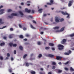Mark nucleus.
I'll list each match as a JSON object with an SVG mask.
<instances>
[{
    "mask_svg": "<svg viewBox=\"0 0 74 74\" xmlns=\"http://www.w3.org/2000/svg\"><path fill=\"white\" fill-rule=\"evenodd\" d=\"M61 13H62V14L63 15H68L66 16L67 18H69V17L70 16V14H69L67 13V12H65V13H64V12L62 11V12H61Z\"/></svg>",
    "mask_w": 74,
    "mask_h": 74,
    "instance_id": "f257e3e1",
    "label": "nucleus"
},
{
    "mask_svg": "<svg viewBox=\"0 0 74 74\" xmlns=\"http://www.w3.org/2000/svg\"><path fill=\"white\" fill-rule=\"evenodd\" d=\"M58 47L59 50H62V49H63L64 46L61 45H58Z\"/></svg>",
    "mask_w": 74,
    "mask_h": 74,
    "instance_id": "f03ea898",
    "label": "nucleus"
},
{
    "mask_svg": "<svg viewBox=\"0 0 74 74\" xmlns=\"http://www.w3.org/2000/svg\"><path fill=\"white\" fill-rule=\"evenodd\" d=\"M11 15L12 16H8V18H13L12 16H17V14L15 13H12L11 14Z\"/></svg>",
    "mask_w": 74,
    "mask_h": 74,
    "instance_id": "7ed1b4c3",
    "label": "nucleus"
},
{
    "mask_svg": "<svg viewBox=\"0 0 74 74\" xmlns=\"http://www.w3.org/2000/svg\"><path fill=\"white\" fill-rule=\"evenodd\" d=\"M55 21L56 22H57L58 23V22H60L59 20V18H58V17H56Z\"/></svg>",
    "mask_w": 74,
    "mask_h": 74,
    "instance_id": "20e7f679",
    "label": "nucleus"
},
{
    "mask_svg": "<svg viewBox=\"0 0 74 74\" xmlns=\"http://www.w3.org/2000/svg\"><path fill=\"white\" fill-rule=\"evenodd\" d=\"M66 42V40L65 39H63L62 41L61 42V43L63 44H64L65 42Z\"/></svg>",
    "mask_w": 74,
    "mask_h": 74,
    "instance_id": "39448f33",
    "label": "nucleus"
},
{
    "mask_svg": "<svg viewBox=\"0 0 74 74\" xmlns=\"http://www.w3.org/2000/svg\"><path fill=\"white\" fill-rule=\"evenodd\" d=\"M25 12H28V13H30V11H31V10H28V9L27 8L25 9Z\"/></svg>",
    "mask_w": 74,
    "mask_h": 74,
    "instance_id": "423d86ee",
    "label": "nucleus"
},
{
    "mask_svg": "<svg viewBox=\"0 0 74 74\" xmlns=\"http://www.w3.org/2000/svg\"><path fill=\"white\" fill-rule=\"evenodd\" d=\"M48 57H49V58H54V55H52L51 54H49L47 55Z\"/></svg>",
    "mask_w": 74,
    "mask_h": 74,
    "instance_id": "0eeeda50",
    "label": "nucleus"
},
{
    "mask_svg": "<svg viewBox=\"0 0 74 74\" xmlns=\"http://www.w3.org/2000/svg\"><path fill=\"white\" fill-rule=\"evenodd\" d=\"M62 57L59 56H57L56 57V59L57 60H61V59H62Z\"/></svg>",
    "mask_w": 74,
    "mask_h": 74,
    "instance_id": "6e6552de",
    "label": "nucleus"
},
{
    "mask_svg": "<svg viewBox=\"0 0 74 74\" xmlns=\"http://www.w3.org/2000/svg\"><path fill=\"white\" fill-rule=\"evenodd\" d=\"M4 11V9L0 10V12H1L0 13V15H1V14H3V13H4V12H3Z\"/></svg>",
    "mask_w": 74,
    "mask_h": 74,
    "instance_id": "1a4fd4ad",
    "label": "nucleus"
},
{
    "mask_svg": "<svg viewBox=\"0 0 74 74\" xmlns=\"http://www.w3.org/2000/svg\"><path fill=\"white\" fill-rule=\"evenodd\" d=\"M72 2L71 1H69V3L68 4V6L69 7H70V6H71L72 5Z\"/></svg>",
    "mask_w": 74,
    "mask_h": 74,
    "instance_id": "9d476101",
    "label": "nucleus"
},
{
    "mask_svg": "<svg viewBox=\"0 0 74 74\" xmlns=\"http://www.w3.org/2000/svg\"><path fill=\"white\" fill-rule=\"evenodd\" d=\"M54 2V1L53 0H50V3H51V4H55V3L53 2Z\"/></svg>",
    "mask_w": 74,
    "mask_h": 74,
    "instance_id": "9b49d317",
    "label": "nucleus"
},
{
    "mask_svg": "<svg viewBox=\"0 0 74 74\" xmlns=\"http://www.w3.org/2000/svg\"><path fill=\"white\" fill-rule=\"evenodd\" d=\"M42 9H40L38 10V12H39V13H41L42 12Z\"/></svg>",
    "mask_w": 74,
    "mask_h": 74,
    "instance_id": "f8f14e48",
    "label": "nucleus"
},
{
    "mask_svg": "<svg viewBox=\"0 0 74 74\" xmlns=\"http://www.w3.org/2000/svg\"><path fill=\"white\" fill-rule=\"evenodd\" d=\"M19 49L21 50V51H23V48L21 46H20L19 47Z\"/></svg>",
    "mask_w": 74,
    "mask_h": 74,
    "instance_id": "ddd939ff",
    "label": "nucleus"
},
{
    "mask_svg": "<svg viewBox=\"0 0 74 74\" xmlns=\"http://www.w3.org/2000/svg\"><path fill=\"white\" fill-rule=\"evenodd\" d=\"M64 27H62L60 30V32H63V30L64 29Z\"/></svg>",
    "mask_w": 74,
    "mask_h": 74,
    "instance_id": "4468645a",
    "label": "nucleus"
},
{
    "mask_svg": "<svg viewBox=\"0 0 74 74\" xmlns=\"http://www.w3.org/2000/svg\"><path fill=\"white\" fill-rule=\"evenodd\" d=\"M59 29V27H56L53 28V29L54 30H56V29Z\"/></svg>",
    "mask_w": 74,
    "mask_h": 74,
    "instance_id": "2eb2a0df",
    "label": "nucleus"
},
{
    "mask_svg": "<svg viewBox=\"0 0 74 74\" xmlns=\"http://www.w3.org/2000/svg\"><path fill=\"white\" fill-rule=\"evenodd\" d=\"M49 46H51V47H52L54 45V44L52 43H49Z\"/></svg>",
    "mask_w": 74,
    "mask_h": 74,
    "instance_id": "dca6fc26",
    "label": "nucleus"
},
{
    "mask_svg": "<svg viewBox=\"0 0 74 74\" xmlns=\"http://www.w3.org/2000/svg\"><path fill=\"white\" fill-rule=\"evenodd\" d=\"M5 45V43L4 42H3L0 43V46L2 47L3 45Z\"/></svg>",
    "mask_w": 74,
    "mask_h": 74,
    "instance_id": "f3484780",
    "label": "nucleus"
},
{
    "mask_svg": "<svg viewBox=\"0 0 74 74\" xmlns=\"http://www.w3.org/2000/svg\"><path fill=\"white\" fill-rule=\"evenodd\" d=\"M70 70L71 71H74V69H73L72 67H71L70 68Z\"/></svg>",
    "mask_w": 74,
    "mask_h": 74,
    "instance_id": "a211bd4d",
    "label": "nucleus"
},
{
    "mask_svg": "<svg viewBox=\"0 0 74 74\" xmlns=\"http://www.w3.org/2000/svg\"><path fill=\"white\" fill-rule=\"evenodd\" d=\"M31 74H36V72L35 71H31Z\"/></svg>",
    "mask_w": 74,
    "mask_h": 74,
    "instance_id": "6ab92c4d",
    "label": "nucleus"
},
{
    "mask_svg": "<svg viewBox=\"0 0 74 74\" xmlns=\"http://www.w3.org/2000/svg\"><path fill=\"white\" fill-rule=\"evenodd\" d=\"M19 13L20 15H21L22 16H23V13L22 12L20 11H19Z\"/></svg>",
    "mask_w": 74,
    "mask_h": 74,
    "instance_id": "aec40b11",
    "label": "nucleus"
},
{
    "mask_svg": "<svg viewBox=\"0 0 74 74\" xmlns=\"http://www.w3.org/2000/svg\"><path fill=\"white\" fill-rule=\"evenodd\" d=\"M30 27L32 29H36V28L34 27H33V26L32 25H30Z\"/></svg>",
    "mask_w": 74,
    "mask_h": 74,
    "instance_id": "412c9836",
    "label": "nucleus"
},
{
    "mask_svg": "<svg viewBox=\"0 0 74 74\" xmlns=\"http://www.w3.org/2000/svg\"><path fill=\"white\" fill-rule=\"evenodd\" d=\"M50 48V47H45V49L46 50H48V49H49Z\"/></svg>",
    "mask_w": 74,
    "mask_h": 74,
    "instance_id": "4be33fe9",
    "label": "nucleus"
},
{
    "mask_svg": "<svg viewBox=\"0 0 74 74\" xmlns=\"http://www.w3.org/2000/svg\"><path fill=\"white\" fill-rule=\"evenodd\" d=\"M13 37L12 35L11 34L9 35V38H12Z\"/></svg>",
    "mask_w": 74,
    "mask_h": 74,
    "instance_id": "5701e85b",
    "label": "nucleus"
},
{
    "mask_svg": "<svg viewBox=\"0 0 74 74\" xmlns=\"http://www.w3.org/2000/svg\"><path fill=\"white\" fill-rule=\"evenodd\" d=\"M19 38H23V35H20Z\"/></svg>",
    "mask_w": 74,
    "mask_h": 74,
    "instance_id": "b1692460",
    "label": "nucleus"
},
{
    "mask_svg": "<svg viewBox=\"0 0 74 74\" xmlns=\"http://www.w3.org/2000/svg\"><path fill=\"white\" fill-rule=\"evenodd\" d=\"M25 63L26 64V66H27V67H28L29 66V63H26V62H25Z\"/></svg>",
    "mask_w": 74,
    "mask_h": 74,
    "instance_id": "393cba45",
    "label": "nucleus"
},
{
    "mask_svg": "<svg viewBox=\"0 0 74 74\" xmlns=\"http://www.w3.org/2000/svg\"><path fill=\"white\" fill-rule=\"evenodd\" d=\"M26 56H27V54L24 55V56H23V59H25V58H26Z\"/></svg>",
    "mask_w": 74,
    "mask_h": 74,
    "instance_id": "a878e982",
    "label": "nucleus"
},
{
    "mask_svg": "<svg viewBox=\"0 0 74 74\" xmlns=\"http://www.w3.org/2000/svg\"><path fill=\"white\" fill-rule=\"evenodd\" d=\"M13 46L14 47H16L17 46V45H16V44H13Z\"/></svg>",
    "mask_w": 74,
    "mask_h": 74,
    "instance_id": "bb28decb",
    "label": "nucleus"
},
{
    "mask_svg": "<svg viewBox=\"0 0 74 74\" xmlns=\"http://www.w3.org/2000/svg\"><path fill=\"white\" fill-rule=\"evenodd\" d=\"M42 57V55L41 54H40L39 55V56H38V57L39 58H41V57Z\"/></svg>",
    "mask_w": 74,
    "mask_h": 74,
    "instance_id": "cd10ccee",
    "label": "nucleus"
},
{
    "mask_svg": "<svg viewBox=\"0 0 74 74\" xmlns=\"http://www.w3.org/2000/svg\"><path fill=\"white\" fill-rule=\"evenodd\" d=\"M62 70H59L58 71V73H62Z\"/></svg>",
    "mask_w": 74,
    "mask_h": 74,
    "instance_id": "c85d7f7f",
    "label": "nucleus"
},
{
    "mask_svg": "<svg viewBox=\"0 0 74 74\" xmlns=\"http://www.w3.org/2000/svg\"><path fill=\"white\" fill-rule=\"evenodd\" d=\"M64 55H69V53H65Z\"/></svg>",
    "mask_w": 74,
    "mask_h": 74,
    "instance_id": "c756f323",
    "label": "nucleus"
},
{
    "mask_svg": "<svg viewBox=\"0 0 74 74\" xmlns=\"http://www.w3.org/2000/svg\"><path fill=\"white\" fill-rule=\"evenodd\" d=\"M13 44L12 43H10L9 44V45L10 47H12V46H13Z\"/></svg>",
    "mask_w": 74,
    "mask_h": 74,
    "instance_id": "7c9ffc66",
    "label": "nucleus"
},
{
    "mask_svg": "<svg viewBox=\"0 0 74 74\" xmlns=\"http://www.w3.org/2000/svg\"><path fill=\"white\" fill-rule=\"evenodd\" d=\"M70 37H73V36H74V33L70 35Z\"/></svg>",
    "mask_w": 74,
    "mask_h": 74,
    "instance_id": "2f4dec72",
    "label": "nucleus"
},
{
    "mask_svg": "<svg viewBox=\"0 0 74 74\" xmlns=\"http://www.w3.org/2000/svg\"><path fill=\"white\" fill-rule=\"evenodd\" d=\"M64 69V70H65L66 71H68V70H69V69L65 67Z\"/></svg>",
    "mask_w": 74,
    "mask_h": 74,
    "instance_id": "473e14b6",
    "label": "nucleus"
},
{
    "mask_svg": "<svg viewBox=\"0 0 74 74\" xmlns=\"http://www.w3.org/2000/svg\"><path fill=\"white\" fill-rule=\"evenodd\" d=\"M12 11V10L11 9H9L8 10V12H11Z\"/></svg>",
    "mask_w": 74,
    "mask_h": 74,
    "instance_id": "72a5a7b5",
    "label": "nucleus"
},
{
    "mask_svg": "<svg viewBox=\"0 0 74 74\" xmlns=\"http://www.w3.org/2000/svg\"><path fill=\"white\" fill-rule=\"evenodd\" d=\"M47 5H52V4L51 3H47Z\"/></svg>",
    "mask_w": 74,
    "mask_h": 74,
    "instance_id": "f704fd0d",
    "label": "nucleus"
},
{
    "mask_svg": "<svg viewBox=\"0 0 74 74\" xmlns=\"http://www.w3.org/2000/svg\"><path fill=\"white\" fill-rule=\"evenodd\" d=\"M7 56L8 57H10V53H7Z\"/></svg>",
    "mask_w": 74,
    "mask_h": 74,
    "instance_id": "c9c22d12",
    "label": "nucleus"
},
{
    "mask_svg": "<svg viewBox=\"0 0 74 74\" xmlns=\"http://www.w3.org/2000/svg\"><path fill=\"white\" fill-rule=\"evenodd\" d=\"M0 59L1 60H3V58L2 56H0Z\"/></svg>",
    "mask_w": 74,
    "mask_h": 74,
    "instance_id": "e433bc0d",
    "label": "nucleus"
},
{
    "mask_svg": "<svg viewBox=\"0 0 74 74\" xmlns=\"http://www.w3.org/2000/svg\"><path fill=\"white\" fill-rule=\"evenodd\" d=\"M69 63V62L67 61L66 62L64 63V64L66 65V64H67Z\"/></svg>",
    "mask_w": 74,
    "mask_h": 74,
    "instance_id": "4c0bfd02",
    "label": "nucleus"
},
{
    "mask_svg": "<svg viewBox=\"0 0 74 74\" xmlns=\"http://www.w3.org/2000/svg\"><path fill=\"white\" fill-rule=\"evenodd\" d=\"M7 27V26H5L3 27L2 28H0V29H4V28H5V27Z\"/></svg>",
    "mask_w": 74,
    "mask_h": 74,
    "instance_id": "58836bf2",
    "label": "nucleus"
},
{
    "mask_svg": "<svg viewBox=\"0 0 74 74\" xmlns=\"http://www.w3.org/2000/svg\"><path fill=\"white\" fill-rule=\"evenodd\" d=\"M52 64L53 65H56V63L55 62H53L52 63Z\"/></svg>",
    "mask_w": 74,
    "mask_h": 74,
    "instance_id": "ea45409f",
    "label": "nucleus"
},
{
    "mask_svg": "<svg viewBox=\"0 0 74 74\" xmlns=\"http://www.w3.org/2000/svg\"><path fill=\"white\" fill-rule=\"evenodd\" d=\"M14 54H16V50L14 51Z\"/></svg>",
    "mask_w": 74,
    "mask_h": 74,
    "instance_id": "a19ab883",
    "label": "nucleus"
},
{
    "mask_svg": "<svg viewBox=\"0 0 74 74\" xmlns=\"http://www.w3.org/2000/svg\"><path fill=\"white\" fill-rule=\"evenodd\" d=\"M37 44H38V45H41V43L40 42H38Z\"/></svg>",
    "mask_w": 74,
    "mask_h": 74,
    "instance_id": "79ce46f5",
    "label": "nucleus"
},
{
    "mask_svg": "<svg viewBox=\"0 0 74 74\" xmlns=\"http://www.w3.org/2000/svg\"><path fill=\"white\" fill-rule=\"evenodd\" d=\"M31 11L32 14H34V10H32Z\"/></svg>",
    "mask_w": 74,
    "mask_h": 74,
    "instance_id": "37998d69",
    "label": "nucleus"
},
{
    "mask_svg": "<svg viewBox=\"0 0 74 74\" xmlns=\"http://www.w3.org/2000/svg\"><path fill=\"white\" fill-rule=\"evenodd\" d=\"M32 22L34 23H35V24H36V22L34 21V20H33Z\"/></svg>",
    "mask_w": 74,
    "mask_h": 74,
    "instance_id": "c03bdc74",
    "label": "nucleus"
},
{
    "mask_svg": "<svg viewBox=\"0 0 74 74\" xmlns=\"http://www.w3.org/2000/svg\"><path fill=\"white\" fill-rule=\"evenodd\" d=\"M3 38L4 39V40H6V39H7V37L5 36H4L3 37Z\"/></svg>",
    "mask_w": 74,
    "mask_h": 74,
    "instance_id": "a18cd8bd",
    "label": "nucleus"
},
{
    "mask_svg": "<svg viewBox=\"0 0 74 74\" xmlns=\"http://www.w3.org/2000/svg\"><path fill=\"white\" fill-rule=\"evenodd\" d=\"M25 36L26 37H29V36L28 34H26L25 35Z\"/></svg>",
    "mask_w": 74,
    "mask_h": 74,
    "instance_id": "49530a36",
    "label": "nucleus"
},
{
    "mask_svg": "<svg viewBox=\"0 0 74 74\" xmlns=\"http://www.w3.org/2000/svg\"><path fill=\"white\" fill-rule=\"evenodd\" d=\"M71 53V51L70 50H69V54H70Z\"/></svg>",
    "mask_w": 74,
    "mask_h": 74,
    "instance_id": "de8ad7c7",
    "label": "nucleus"
},
{
    "mask_svg": "<svg viewBox=\"0 0 74 74\" xmlns=\"http://www.w3.org/2000/svg\"><path fill=\"white\" fill-rule=\"evenodd\" d=\"M9 71L10 73H12V69H9Z\"/></svg>",
    "mask_w": 74,
    "mask_h": 74,
    "instance_id": "09e8293b",
    "label": "nucleus"
},
{
    "mask_svg": "<svg viewBox=\"0 0 74 74\" xmlns=\"http://www.w3.org/2000/svg\"><path fill=\"white\" fill-rule=\"evenodd\" d=\"M40 74H45V72H43L42 73L40 72Z\"/></svg>",
    "mask_w": 74,
    "mask_h": 74,
    "instance_id": "8fccbe9b",
    "label": "nucleus"
},
{
    "mask_svg": "<svg viewBox=\"0 0 74 74\" xmlns=\"http://www.w3.org/2000/svg\"><path fill=\"white\" fill-rule=\"evenodd\" d=\"M29 18H33V16L30 15L29 16Z\"/></svg>",
    "mask_w": 74,
    "mask_h": 74,
    "instance_id": "3c124183",
    "label": "nucleus"
},
{
    "mask_svg": "<svg viewBox=\"0 0 74 74\" xmlns=\"http://www.w3.org/2000/svg\"><path fill=\"white\" fill-rule=\"evenodd\" d=\"M19 26L20 28H22V26L21 25V24L19 25Z\"/></svg>",
    "mask_w": 74,
    "mask_h": 74,
    "instance_id": "603ef678",
    "label": "nucleus"
},
{
    "mask_svg": "<svg viewBox=\"0 0 74 74\" xmlns=\"http://www.w3.org/2000/svg\"><path fill=\"white\" fill-rule=\"evenodd\" d=\"M50 21L51 22H53V18H51V19L50 20Z\"/></svg>",
    "mask_w": 74,
    "mask_h": 74,
    "instance_id": "864d4df0",
    "label": "nucleus"
},
{
    "mask_svg": "<svg viewBox=\"0 0 74 74\" xmlns=\"http://www.w3.org/2000/svg\"><path fill=\"white\" fill-rule=\"evenodd\" d=\"M11 60L12 61H13V60H14V58L12 57L11 58Z\"/></svg>",
    "mask_w": 74,
    "mask_h": 74,
    "instance_id": "5fc2aeb1",
    "label": "nucleus"
},
{
    "mask_svg": "<svg viewBox=\"0 0 74 74\" xmlns=\"http://www.w3.org/2000/svg\"><path fill=\"white\" fill-rule=\"evenodd\" d=\"M56 68L55 66H53L52 67V69H55Z\"/></svg>",
    "mask_w": 74,
    "mask_h": 74,
    "instance_id": "6e6d98bb",
    "label": "nucleus"
},
{
    "mask_svg": "<svg viewBox=\"0 0 74 74\" xmlns=\"http://www.w3.org/2000/svg\"><path fill=\"white\" fill-rule=\"evenodd\" d=\"M23 29L24 30H26V28L25 27L23 28Z\"/></svg>",
    "mask_w": 74,
    "mask_h": 74,
    "instance_id": "4d7b16f0",
    "label": "nucleus"
},
{
    "mask_svg": "<svg viewBox=\"0 0 74 74\" xmlns=\"http://www.w3.org/2000/svg\"><path fill=\"white\" fill-rule=\"evenodd\" d=\"M27 40V39H23L24 41H26Z\"/></svg>",
    "mask_w": 74,
    "mask_h": 74,
    "instance_id": "13d9d810",
    "label": "nucleus"
},
{
    "mask_svg": "<svg viewBox=\"0 0 74 74\" xmlns=\"http://www.w3.org/2000/svg\"><path fill=\"white\" fill-rule=\"evenodd\" d=\"M40 34H44V32H40Z\"/></svg>",
    "mask_w": 74,
    "mask_h": 74,
    "instance_id": "bf43d9fd",
    "label": "nucleus"
},
{
    "mask_svg": "<svg viewBox=\"0 0 74 74\" xmlns=\"http://www.w3.org/2000/svg\"><path fill=\"white\" fill-rule=\"evenodd\" d=\"M52 49L53 51H55V49L54 48H52Z\"/></svg>",
    "mask_w": 74,
    "mask_h": 74,
    "instance_id": "052dcab7",
    "label": "nucleus"
},
{
    "mask_svg": "<svg viewBox=\"0 0 74 74\" xmlns=\"http://www.w3.org/2000/svg\"><path fill=\"white\" fill-rule=\"evenodd\" d=\"M43 16H47V14H44L43 15Z\"/></svg>",
    "mask_w": 74,
    "mask_h": 74,
    "instance_id": "680f3d73",
    "label": "nucleus"
},
{
    "mask_svg": "<svg viewBox=\"0 0 74 74\" xmlns=\"http://www.w3.org/2000/svg\"><path fill=\"white\" fill-rule=\"evenodd\" d=\"M40 70H41V71H43V68H41L40 69Z\"/></svg>",
    "mask_w": 74,
    "mask_h": 74,
    "instance_id": "e2e57ef3",
    "label": "nucleus"
},
{
    "mask_svg": "<svg viewBox=\"0 0 74 74\" xmlns=\"http://www.w3.org/2000/svg\"><path fill=\"white\" fill-rule=\"evenodd\" d=\"M3 6L2 5H1L0 6V9H1V8H3Z\"/></svg>",
    "mask_w": 74,
    "mask_h": 74,
    "instance_id": "0e129e2a",
    "label": "nucleus"
},
{
    "mask_svg": "<svg viewBox=\"0 0 74 74\" xmlns=\"http://www.w3.org/2000/svg\"><path fill=\"white\" fill-rule=\"evenodd\" d=\"M10 30H11V31H13V29L12 28H11L10 29Z\"/></svg>",
    "mask_w": 74,
    "mask_h": 74,
    "instance_id": "69168bd1",
    "label": "nucleus"
},
{
    "mask_svg": "<svg viewBox=\"0 0 74 74\" xmlns=\"http://www.w3.org/2000/svg\"><path fill=\"white\" fill-rule=\"evenodd\" d=\"M21 4L22 5H23L24 4L23 3H21Z\"/></svg>",
    "mask_w": 74,
    "mask_h": 74,
    "instance_id": "338daca9",
    "label": "nucleus"
},
{
    "mask_svg": "<svg viewBox=\"0 0 74 74\" xmlns=\"http://www.w3.org/2000/svg\"><path fill=\"white\" fill-rule=\"evenodd\" d=\"M48 74H52V73L51 72H49L48 73Z\"/></svg>",
    "mask_w": 74,
    "mask_h": 74,
    "instance_id": "774afa93",
    "label": "nucleus"
}]
</instances>
